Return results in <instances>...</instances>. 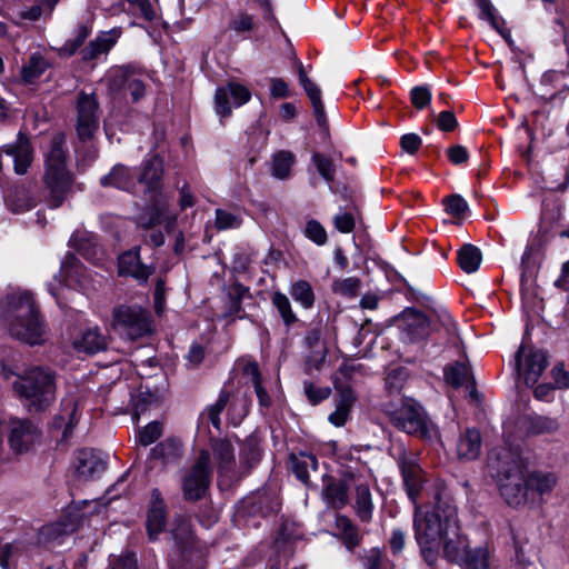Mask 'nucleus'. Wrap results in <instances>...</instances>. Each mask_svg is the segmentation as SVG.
<instances>
[{"instance_id":"f704fd0d","label":"nucleus","mask_w":569,"mask_h":569,"mask_svg":"<svg viewBox=\"0 0 569 569\" xmlns=\"http://www.w3.org/2000/svg\"><path fill=\"white\" fill-rule=\"evenodd\" d=\"M290 461L296 477L303 483L308 485L310 470H317V458L313 455L301 453L299 456H291Z\"/></svg>"},{"instance_id":"c9c22d12","label":"nucleus","mask_w":569,"mask_h":569,"mask_svg":"<svg viewBox=\"0 0 569 569\" xmlns=\"http://www.w3.org/2000/svg\"><path fill=\"white\" fill-rule=\"evenodd\" d=\"M289 293L303 309H311L315 305L316 297L313 289L306 280H298L291 283Z\"/></svg>"},{"instance_id":"bb28decb","label":"nucleus","mask_w":569,"mask_h":569,"mask_svg":"<svg viewBox=\"0 0 569 569\" xmlns=\"http://www.w3.org/2000/svg\"><path fill=\"white\" fill-rule=\"evenodd\" d=\"M8 208L14 213H23L37 204V199L32 191L26 187H16L6 196Z\"/></svg>"},{"instance_id":"5fc2aeb1","label":"nucleus","mask_w":569,"mask_h":569,"mask_svg":"<svg viewBox=\"0 0 569 569\" xmlns=\"http://www.w3.org/2000/svg\"><path fill=\"white\" fill-rule=\"evenodd\" d=\"M360 287V280L356 277H349L336 280L332 283V290L337 295L345 297H356Z\"/></svg>"},{"instance_id":"ea45409f","label":"nucleus","mask_w":569,"mask_h":569,"mask_svg":"<svg viewBox=\"0 0 569 569\" xmlns=\"http://www.w3.org/2000/svg\"><path fill=\"white\" fill-rule=\"evenodd\" d=\"M295 156L289 151H279L273 154L271 161V176L283 180L289 178Z\"/></svg>"},{"instance_id":"aec40b11","label":"nucleus","mask_w":569,"mask_h":569,"mask_svg":"<svg viewBox=\"0 0 569 569\" xmlns=\"http://www.w3.org/2000/svg\"><path fill=\"white\" fill-rule=\"evenodd\" d=\"M106 470V461L91 450H81L78 453L77 476L80 479H93Z\"/></svg>"},{"instance_id":"9b49d317","label":"nucleus","mask_w":569,"mask_h":569,"mask_svg":"<svg viewBox=\"0 0 569 569\" xmlns=\"http://www.w3.org/2000/svg\"><path fill=\"white\" fill-rule=\"evenodd\" d=\"M516 367L525 382L528 386H533L547 367V356L541 350L527 349L522 345L516 353Z\"/></svg>"},{"instance_id":"39448f33","label":"nucleus","mask_w":569,"mask_h":569,"mask_svg":"<svg viewBox=\"0 0 569 569\" xmlns=\"http://www.w3.org/2000/svg\"><path fill=\"white\" fill-rule=\"evenodd\" d=\"M383 412L391 423L408 435L431 440L438 431L433 422L428 418L423 408L413 399L400 397L397 402L390 400L382 405Z\"/></svg>"},{"instance_id":"412c9836","label":"nucleus","mask_w":569,"mask_h":569,"mask_svg":"<svg viewBox=\"0 0 569 569\" xmlns=\"http://www.w3.org/2000/svg\"><path fill=\"white\" fill-rule=\"evenodd\" d=\"M445 379L451 386L458 388L465 386L471 399L478 398L475 381L470 368L465 362H456L445 369Z\"/></svg>"},{"instance_id":"680f3d73","label":"nucleus","mask_w":569,"mask_h":569,"mask_svg":"<svg viewBox=\"0 0 569 569\" xmlns=\"http://www.w3.org/2000/svg\"><path fill=\"white\" fill-rule=\"evenodd\" d=\"M478 7L480 9V18L489 21V23L499 32L500 30V19L496 14V9L491 4L490 0H477Z\"/></svg>"},{"instance_id":"4c0bfd02","label":"nucleus","mask_w":569,"mask_h":569,"mask_svg":"<svg viewBox=\"0 0 569 569\" xmlns=\"http://www.w3.org/2000/svg\"><path fill=\"white\" fill-rule=\"evenodd\" d=\"M250 398L246 392L232 395L228 417L233 426H239L249 412Z\"/></svg>"},{"instance_id":"bf43d9fd","label":"nucleus","mask_w":569,"mask_h":569,"mask_svg":"<svg viewBox=\"0 0 569 569\" xmlns=\"http://www.w3.org/2000/svg\"><path fill=\"white\" fill-rule=\"evenodd\" d=\"M305 393L311 405H317L329 398L331 390L328 387H316L312 382L303 383Z\"/></svg>"},{"instance_id":"c756f323","label":"nucleus","mask_w":569,"mask_h":569,"mask_svg":"<svg viewBox=\"0 0 569 569\" xmlns=\"http://www.w3.org/2000/svg\"><path fill=\"white\" fill-rule=\"evenodd\" d=\"M117 37L111 32H101L82 50L83 60H93L107 54L116 44Z\"/></svg>"},{"instance_id":"7ed1b4c3","label":"nucleus","mask_w":569,"mask_h":569,"mask_svg":"<svg viewBox=\"0 0 569 569\" xmlns=\"http://www.w3.org/2000/svg\"><path fill=\"white\" fill-rule=\"evenodd\" d=\"M42 183L47 191L50 208H59L72 191L73 176L67 168L66 137L56 133L50 140L49 150L44 154V172Z\"/></svg>"},{"instance_id":"864d4df0","label":"nucleus","mask_w":569,"mask_h":569,"mask_svg":"<svg viewBox=\"0 0 569 569\" xmlns=\"http://www.w3.org/2000/svg\"><path fill=\"white\" fill-rule=\"evenodd\" d=\"M305 236L317 246H323L328 241L327 231L323 226L315 220H308L303 231Z\"/></svg>"},{"instance_id":"37998d69","label":"nucleus","mask_w":569,"mask_h":569,"mask_svg":"<svg viewBox=\"0 0 569 569\" xmlns=\"http://www.w3.org/2000/svg\"><path fill=\"white\" fill-rule=\"evenodd\" d=\"M256 26V17L242 10L232 14L228 23L229 30L238 34L249 33L254 30Z\"/></svg>"},{"instance_id":"603ef678","label":"nucleus","mask_w":569,"mask_h":569,"mask_svg":"<svg viewBox=\"0 0 569 569\" xmlns=\"http://www.w3.org/2000/svg\"><path fill=\"white\" fill-rule=\"evenodd\" d=\"M162 435V425L158 421L148 423L137 436V442L143 447L150 446Z\"/></svg>"},{"instance_id":"dca6fc26","label":"nucleus","mask_w":569,"mask_h":569,"mask_svg":"<svg viewBox=\"0 0 569 569\" xmlns=\"http://www.w3.org/2000/svg\"><path fill=\"white\" fill-rule=\"evenodd\" d=\"M167 523V510L163 498L158 489H153L150 495V506L147 515V531L150 540L157 539Z\"/></svg>"},{"instance_id":"b1692460","label":"nucleus","mask_w":569,"mask_h":569,"mask_svg":"<svg viewBox=\"0 0 569 569\" xmlns=\"http://www.w3.org/2000/svg\"><path fill=\"white\" fill-rule=\"evenodd\" d=\"M443 558L450 562L460 563L466 558L469 548L468 540L459 532V528L453 530L451 535L445 536L441 541Z\"/></svg>"},{"instance_id":"3c124183","label":"nucleus","mask_w":569,"mask_h":569,"mask_svg":"<svg viewBox=\"0 0 569 569\" xmlns=\"http://www.w3.org/2000/svg\"><path fill=\"white\" fill-rule=\"evenodd\" d=\"M133 406H134L133 418L139 419V417L146 410H148L152 407H158L159 399L154 393L150 392L149 390L140 391L139 395L134 399Z\"/></svg>"},{"instance_id":"20e7f679","label":"nucleus","mask_w":569,"mask_h":569,"mask_svg":"<svg viewBox=\"0 0 569 569\" xmlns=\"http://www.w3.org/2000/svg\"><path fill=\"white\" fill-rule=\"evenodd\" d=\"M3 319L10 335L16 339L31 346L44 341V327L28 292L12 293L7 297Z\"/></svg>"},{"instance_id":"9d476101","label":"nucleus","mask_w":569,"mask_h":569,"mask_svg":"<svg viewBox=\"0 0 569 569\" xmlns=\"http://www.w3.org/2000/svg\"><path fill=\"white\" fill-rule=\"evenodd\" d=\"M395 458L401 471L407 495L416 507V505H419L418 498L425 481L422 470L419 467L416 457L412 453H408L402 447L397 449Z\"/></svg>"},{"instance_id":"6e6d98bb","label":"nucleus","mask_w":569,"mask_h":569,"mask_svg":"<svg viewBox=\"0 0 569 569\" xmlns=\"http://www.w3.org/2000/svg\"><path fill=\"white\" fill-rule=\"evenodd\" d=\"M558 429V421L550 417L537 416L530 421V431L533 433H553Z\"/></svg>"},{"instance_id":"6e6552de","label":"nucleus","mask_w":569,"mask_h":569,"mask_svg":"<svg viewBox=\"0 0 569 569\" xmlns=\"http://www.w3.org/2000/svg\"><path fill=\"white\" fill-rule=\"evenodd\" d=\"M211 477V457L209 451L201 450L191 469L187 472L182 482L184 498L198 500L207 491Z\"/></svg>"},{"instance_id":"1a4fd4ad","label":"nucleus","mask_w":569,"mask_h":569,"mask_svg":"<svg viewBox=\"0 0 569 569\" xmlns=\"http://www.w3.org/2000/svg\"><path fill=\"white\" fill-rule=\"evenodd\" d=\"M104 82L113 94L129 91L133 101L141 99L146 92L142 76L129 67L111 68L104 77Z\"/></svg>"},{"instance_id":"a18cd8bd","label":"nucleus","mask_w":569,"mask_h":569,"mask_svg":"<svg viewBox=\"0 0 569 569\" xmlns=\"http://www.w3.org/2000/svg\"><path fill=\"white\" fill-rule=\"evenodd\" d=\"M48 68L47 60L40 54H33L29 62L23 66L21 76L26 82H32L40 77Z\"/></svg>"},{"instance_id":"2f4dec72","label":"nucleus","mask_w":569,"mask_h":569,"mask_svg":"<svg viewBox=\"0 0 569 569\" xmlns=\"http://www.w3.org/2000/svg\"><path fill=\"white\" fill-rule=\"evenodd\" d=\"M355 510L361 521L369 522L371 520L373 502L367 483H358L356 487Z\"/></svg>"},{"instance_id":"393cba45","label":"nucleus","mask_w":569,"mask_h":569,"mask_svg":"<svg viewBox=\"0 0 569 569\" xmlns=\"http://www.w3.org/2000/svg\"><path fill=\"white\" fill-rule=\"evenodd\" d=\"M405 333L411 341H418L431 332V325L428 317L418 310L406 311Z\"/></svg>"},{"instance_id":"f3484780","label":"nucleus","mask_w":569,"mask_h":569,"mask_svg":"<svg viewBox=\"0 0 569 569\" xmlns=\"http://www.w3.org/2000/svg\"><path fill=\"white\" fill-rule=\"evenodd\" d=\"M137 182V172L121 163L113 166L110 172L100 179L102 187H113L128 192L133 191Z\"/></svg>"},{"instance_id":"72a5a7b5","label":"nucleus","mask_w":569,"mask_h":569,"mask_svg":"<svg viewBox=\"0 0 569 569\" xmlns=\"http://www.w3.org/2000/svg\"><path fill=\"white\" fill-rule=\"evenodd\" d=\"M172 536L177 545V557L189 558L190 550L193 546V536L190 525L187 520H182L173 530Z\"/></svg>"},{"instance_id":"0eeeda50","label":"nucleus","mask_w":569,"mask_h":569,"mask_svg":"<svg viewBox=\"0 0 569 569\" xmlns=\"http://www.w3.org/2000/svg\"><path fill=\"white\" fill-rule=\"evenodd\" d=\"M151 315L139 306H121L113 311V329L128 340L151 332Z\"/></svg>"},{"instance_id":"09e8293b","label":"nucleus","mask_w":569,"mask_h":569,"mask_svg":"<svg viewBox=\"0 0 569 569\" xmlns=\"http://www.w3.org/2000/svg\"><path fill=\"white\" fill-rule=\"evenodd\" d=\"M311 161L315 164L319 174L328 182L331 183L336 174V166L333 160L320 152H313Z\"/></svg>"},{"instance_id":"473e14b6","label":"nucleus","mask_w":569,"mask_h":569,"mask_svg":"<svg viewBox=\"0 0 569 569\" xmlns=\"http://www.w3.org/2000/svg\"><path fill=\"white\" fill-rule=\"evenodd\" d=\"M74 349L81 352L96 353L106 348V339L97 328L86 330L73 342Z\"/></svg>"},{"instance_id":"c03bdc74","label":"nucleus","mask_w":569,"mask_h":569,"mask_svg":"<svg viewBox=\"0 0 569 569\" xmlns=\"http://www.w3.org/2000/svg\"><path fill=\"white\" fill-rule=\"evenodd\" d=\"M271 301L286 326L289 327L298 320L292 310L291 302L284 293L276 291L271 297Z\"/></svg>"},{"instance_id":"8fccbe9b","label":"nucleus","mask_w":569,"mask_h":569,"mask_svg":"<svg viewBox=\"0 0 569 569\" xmlns=\"http://www.w3.org/2000/svg\"><path fill=\"white\" fill-rule=\"evenodd\" d=\"M242 223L240 213L227 211L223 209L216 210V228L218 230L237 229Z\"/></svg>"},{"instance_id":"a19ab883","label":"nucleus","mask_w":569,"mask_h":569,"mask_svg":"<svg viewBox=\"0 0 569 569\" xmlns=\"http://www.w3.org/2000/svg\"><path fill=\"white\" fill-rule=\"evenodd\" d=\"M325 497L333 508H341L348 501V486L345 481H329L325 488Z\"/></svg>"},{"instance_id":"f03ea898","label":"nucleus","mask_w":569,"mask_h":569,"mask_svg":"<svg viewBox=\"0 0 569 569\" xmlns=\"http://www.w3.org/2000/svg\"><path fill=\"white\" fill-rule=\"evenodd\" d=\"M458 509L446 488H437L435 505L431 510L422 511L415 507L413 530L421 557L429 566L439 559L441 541L447 535L458 529Z\"/></svg>"},{"instance_id":"a878e982","label":"nucleus","mask_w":569,"mask_h":569,"mask_svg":"<svg viewBox=\"0 0 569 569\" xmlns=\"http://www.w3.org/2000/svg\"><path fill=\"white\" fill-rule=\"evenodd\" d=\"M299 82L303 87L308 98L311 101L313 113L319 126H326L327 118L325 107L321 100V91L316 83H313L303 71L302 67L299 69Z\"/></svg>"},{"instance_id":"4468645a","label":"nucleus","mask_w":569,"mask_h":569,"mask_svg":"<svg viewBox=\"0 0 569 569\" xmlns=\"http://www.w3.org/2000/svg\"><path fill=\"white\" fill-rule=\"evenodd\" d=\"M38 439L39 430L31 421L20 419L11 421L8 441L14 452L28 451Z\"/></svg>"},{"instance_id":"58836bf2","label":"nucleus","mask_w":569,"mask_h":569,"mask_svg":"<svg viewBox=\"0 0 569 569\" xmlns=\"http://www.w3.org/2000/svg\"><path fill=\"white\" fill-rule=\"evenodd\" d=\"M481 259V251L472 244H463L458 251L459 266L467 273L477 271Z\"/></svg>"},{"instance_id":"6ab92c4d","label":"nucleus","mask_w":569,"mask_h":569,"mask_svg":"<svg viewBox=\"0 0 569 569\" xmlns=\"http://www.w3.org/2000/svg\"><path fill=\"white\" fill-rule=\"evenodd\" d=\"M213 459L220 476L229 475L236 466L234 448L227 439L211 442Z\"/></svg>"},{"instance_id":"e433bc0d","label":"nucleus","mask_w":569,"mask_h":569,"mask_svg":"<svg viewBox=\"0 0 569 569\" xmlns=\"http://www.w3.org/2000/svg\"><path fill=\"white\" fill-rule=\"evenodd\" d=\"M162 176L161 163L157 157H153L143 163V170L138 174V183H144L146 189L151 191L156 189L158 181Z\"/></svg>"},{"instance_id":"2eb2a0df","label":"nucleus","mask_w":569,"mask_h":569,"mask_svg":"<svg viewBox=\"0 0 569 569\" xmlns=\"http://www.w3.org/2000/svg\"><path fill=\"white\" fill-rule=\"evenodd\" d=\"M3 151L13 158V168L17 174L27 173L33 161V148L26 134L19 132L14 142L3 146Z\"/></svg>"},{"instance_id":"cd10ccee","label":"nucleus","mask_w":569,"mask_h":569,"mask_svg":"<svg viewBox=\"0 0 569 569\" xmlns=\"http://www.w3.org/2000/svg\"><path fill=\"white\" fill-rule=\"evenodd\" d=\"M481 451V436L475 428L467 429L461 433L457 443V453L461 459L473 460Z\"/></svg>"},{"instance_id":"a211bd4d","label":"nucleus","mask_w":569,"mask_h":569,"mask_svg":"<svg viewBox=\"0 0 569 569\" xmlns=\"http://www.w3.org/2000/svg\"><path fill=\"white\" fill-rule=\"evenodd\" d=\"M177 221V216L169 212L167 204L162 201H157L152 208L138 218V224L143 229H152L158 224L163 223L168 231L172 230Z\"/></svg>"},{"instance_id":"69168bd1","label":"nucleus","mask_w":569,"mask_h":569,"mask_svg":"<svg viewBox=\"0 0 569 569\" xmlns=\"http://www.w3.org/2000/svg\"><path fill=\"white\" fill-rule=\"evenodd\" d=\"M445 204L446 211L455 217H461L468 210V203L459 194L448 197Z\"/></svg>"},{"instance_id":"f8f14e48","label":"nucleus","mask_w":569,"mask_h":569,"mask_svg":"<svg viewBox=\"0 0 569 569\" xmlns=\"http://www.w3.org/2000/svg\"><path fill=\"white\" fill-rule=\"evenodd\" d=\"M77 131L82 141L91 140L99 128L98 102L92 94L80 93L77 100Z\"/></svg>"},{"instance_id":"79ce46f5","label":"nucleus","mask_w":569,"mask_h":569,"mask_svg":"<svg viewBox=\"0 0 569 569\" xmlns=\"http://www.w3.org/2000/svg\"><path fill=\"white\" fill-rule=\"evenodd\" d=\"M129 10L147 21L159 18L158 0H128Z\"/></svg>"},{"instance_id":"0e129e2a","label":"nucleus","mask_w":569,"mask_h":569,"mask_svg":"<svg viewBox=\"0 0 569 569\" xmlns=\"http://www.w3.org/2000/svg\"><path fill=\"white\" fill-rule=\"evenodd\" d=\"M411 102L417 109H423L430 103L431 92L427 86L413 87L410 92Z\"/></svg>"},{"instance_id":"c85d7f7f","label":"nucleus","mask_w":569,"mask_h":569,"mask_svg":"<svg viewBox=\"0 0 569 569\" xmlns=\"http://www.w3.org/2000/svg\"><path fill=\"white\" fill-rule=\"evenodd\" d=\"M151 456L163 465L176 463L182 456V445L178 439L168 438L151 450Z\"/></svg>"},{"instance_id":"ddd939ff","label":"nucleus","mask_w":569,"mask_h":569,"mask_svg":"<svg viewBox=\"0 0 569 569\" xmlns=\"http://www.w3.org/2000/svg\"><path fill=\"white\" fill-rule=\"evenodd\" d=\"M251 98L249 89L238 82H229L226 87L218 88L214 94V109L219 117L231 114L232 107L239 108Z\"/></svg>"},{"instance_id":"49530a36","label":"nucleus","mask_w":569,"mask_h":569,"mask_svg":"<svg viewBox=\"0 0 569 569\" xmlns=\"http://www.w3.org/2000/svg\"><path fill=\"white\" fill-rule=\"evenodd\" d=\"M465 569H487L489 567V552L486 548L467 550L466 558L460 562Z\"/></svg>"},{"instance_id":"338daca9","label":"nucleus","mask_w":569,"mask_h":569,"mask_svg":"<svg viewBox=\"0 0 569 569\" xmlns=\"http://www.w3.org/2000/svg\"><path fill=\"white\" fill-rule=\"evenodd\" d=\"M60 419L66 421V429L63 431V437H67L71 429L77 425V406L72 401H69L64 405V408L61 412Z\"/></svg>"},{"instance_id":"4be33fe9","label":"nucleus","mask_w":569,"mask_h":569,"mask_svg":"<svg viewBox=\"0 0 569 569\" xmlns=\"http://www.w3.org/2000/svg\"><path fill=\"white\" fill-rule=\"evenodd\" d=\"M152 270L142 264L138 250L128 251L119 257V273L130 276L139 281H147Z\"/></svg>"},{"instance_id":"de8ad7c7","label":"nucleus","mask_w":569,"mask_h":569,"mask_svg":"<svg viewBox=\"0 0 569 569\" xmlns=\"http://www.w3.org/2000/svg\"><path fill=\"white\" fill-rule=\"evenodd\" d=\"M92 28L88 24H80L74 31L73 38L67 40L60 52L64 56H72L91 33Z\"/></svg>"},{"instance_id":"e2e57ef3","label":"nucleus","mask_w":569,"mask_h":569,"mask_svg":"<svg viewBox=\"0 0 569 569\" xmlns=\"http://www.w3.org/2000/svg\"><path fill=\"white\" fill-rule=\"evenodd\" d=\"M365 569H387L386 560L379 548L368 550L363 557Z\"/></svg>"},{"instance_id":"7c9ffc66","label":"nucleus","mask_w":569,"mask_h":569,"mask_svg":"<svg viewBox=\"0 0 569 569\" xmlns=\"http://www.w3.org/2000/svg\"><path fill=\"white\" fill-rule=\"evenodd\" d=\"M27 552L23 541H0V567L11 569Z\"/></svg>"},{"instance_id":"5701e85b","label":"nucleus","mask_w":569,"mask_h":569,"mask_svg":"<svg viewBox=\"0 0 569 569\" xmlns=\"http://www.w3.org/2000/svg\"><path fill=\"white\" fill-rule=\"evenodd\" d=\"M86 270L80 261L72 254H68L61 263L59 278L54 277L57 282L64 281L69 288H76L77 286H84Z\"/></svg>"},{"instance_id":"4d7b16f0","label":"nucleus","mask_w":569,"mask_h":569,"mask_svg":"<svg viewBox=\"0 0 569 569\" xmlns=\"http://www.w3.org/2000/svg\"><path fill=\"white\" fill-rule=\"evenodd\" d=\"M260 460V452L256 443L248 442L240 453V468L247 472Z\"/></svg>"},{"instance_id":"13d9d810","label":"nucleus","mask_w":569,"mask_h":569,"mask_svg":"<svg viewBox=\"0 0 569 569\" xmlns=\"http://www.w3.org/2000/svg\"><path fill=\"white\" fill-rule=\"evenodd\" d=\"M406 381V372L402 369L391 370L386 378V389L390 395L400 393Z\"/></svg>"},{"instance_id":"f257e3e1","label":"nucleus","mask_w":569,"mask_h":569,"mask_svg":"<svg viewBox=\"0 0 569 569\" xmlns=\"http://www.w3.org/2000/svg\"><path fill=\"white\" fill-rule=\"evenodd\" d=\"M488 466L503 500L511 507H520L537 495L541 500L558 486L553 471L529 472L530 452L520 447L505 446L490 452Z\"/></svg>"},{"instance_id":"052dcab7","label":"nucleus","mask_w":569,"mask_h":569,"mask_svg":"<svg viewBox=\"0 0 569 569\" xmlns=\"http://www.w3.org/2000/svg\"><path fill=\"white\" fill-rule=\"evenodd\" d=\"M229 402L227 393L221 392L214 405L210 406L207 410L208 419L217 429L220 428V413Z\"/></svg>"},{"instance_id":"423d86ee","label":"nucleus","mask_w":569,"mask_h":569,"mask_svg":"<svg viewBox=\"0 0 569 569\" xmlns=\"http://www.w3.org/2000/svg\"><path fill=\"white\" fill-rule=\"evenodd\" d=\"M13 389L28 407L43 410L54 398V379L51 372L34 367L13 382Z\"/></svg>"},{"instance_id":"774afa93","label":"nucleus","mask_w":569,"mask_h":569,"mask_svg":"<svg viewBox=\"0 0 569 569\" xmlns=\"http://www.w3.org/2000/svg\"><path fill=\"white\" fill-rule=\"evenodd\" d=\"M333 224L338 231L349 233L355 228V218L349 212H339L333 217Z\"/></svg>"}]
</instances>
